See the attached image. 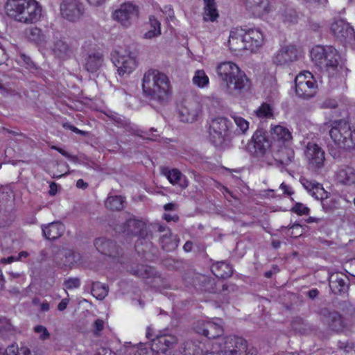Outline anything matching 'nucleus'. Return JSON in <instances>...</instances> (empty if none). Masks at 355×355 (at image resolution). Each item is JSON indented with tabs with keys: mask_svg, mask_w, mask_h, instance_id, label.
I'll return each instance as SVG.
<instances>
[{
	"mask_svg": "<svg viewBox=\"0 0 355 355\" xmlns=\"http://www.w3.org/2000/svg\"><path fill=\"white\" fill-rule=\"evenodd\" d=\"M229 123L224 117H217L211 120L209 125V140L215 146H222L228 137Z\"/></svg>",
	"mask_w": 355,
	"mask_h": 355,
	"instance_id": "obj_9",
	"label": "nucleus"
},
{
	"mask_svg": "<svg viewBox=\"0 0 355 355\" xmlns=\"http://www.w3.org/2000/svg\"><path fill=\"white\" fill-rule=\"evenodd\" d=\"M112 62L120 76H128L138 66L137 53L130 49H119L112 53Z\"/></svg>",
	"mask_w": 355,
	"mask_h": 355,
	"instance_id": "obj_5",
	"label": "nucleus"
},
{
	"mask_svg": "<svg viewBox=\"0 0 355 355\" xmlns=\"http://www.w3.org/2000/svg\"><path fill=\"white\" fill-rule=\"evenodd\" d=\"M158 231L159 232H164V234L161 236V242L164 249L169 250L176 246L175 243H171L168 241L172 234L171 230L168 227L163 225H159Z\"/></svg>",
	"mask_w": 355,
	"mask_h": 355,
	"instance_id": "obj_37",
	"label": "nucleus"
},
{
	"mask_svg": "<svg viewBox=\"0 0 355 355\" xmlns=\"http://www.w3.org/2000/svg\"><path fill=\"white\" fill-rule=\"evenodd\" d=\"M211 271L218 278L230 277L233 272L231 266L225 262H218L213 265Z\"/></svg>",
	"mask_w": 355,
	"mask_h": 355,
	"instance_id": "obj_33",
	"label": "nucleus"
},
{
	"mask_svg": "<svg viewBox=\"0 0 355 355\" xmlns=\"http://www.w3.org/2000/svg\"><path fill=\"white\" fill-rule=\"evenodd\" d=\"M12 327L5 318L0 317V334L4 336L7 332L12 331Z\"/></svg>",
	"mask_w": 355,
	"mask_h": 355,
	"instance_id": "obj_49",
	"label": "nucleus"
},
{
	"mask_svg": "<svg viewBox=\"0 0 355 355\" xmlns=\"http://www.w3.org/2000/svg\"><path fill=\"white\" fill-rule=\"evenodd\" d=\"M254 153L258 155H264L270 148V142L261 132H256L252 138Z\"/></svg>",
	"mask_w": 355,
	"mask_h": 355,
	"instance_id": "obj_23",
	"label": "nucleus"
},
{
	"mask_svg": "<svg viewBox=\"0 0 355 355\" xmlns=\"http://www.w3.org/2000/svg\"><path fill=\"white\" fill-rule=\"evenodd\" d=\"M139 15L138 6L131 2H127L120 5L119 8L112 13V18L122 26L129 28L133 21L139 17Z\"/></svg>",
	"mask_w": 355,
	"mask_h": 355,
	"instance_id": "obj_10",
	"label": "nucleus"
},
{
	"mask_svg": "<svg viewBox=\"0 0 355 355\" xmlns=\"http://www.w3.org/2000/svg\"><path fill=\"white\" fill-rule=\"evenodd\" d=\"M163 218L167 221V222H170V221H174V222H178V220H179V217L178 215L176 214H174V215H171L170 214H163Z\"/></svg>",
	"mask_w": 355,
	"mask_h": 355,
	"instance_id": "obj_57",
	"label": "nucleus"
},
{
	"mask_svg": "<svg viewBox=\"0 0 355 355\" xmlns=\"http://www.w3.org/2000/svg\"><path fill=\"white\" fill-rule=\"evenodd\" d=\"M6 12L17 22L33 24L40 20L42 8L36 0H8L6 4Z\"/></svg>",
	"mask_w": 355,
	"mask_h": 355,
	"instance_id": "obj_1",
	"label": "nucleus"
},
{
	"mask_svg": "<svg viewBox=\"0 0 355 355\" xmlns=\"http://www.w3.org/2000/svg\"><path fill=\"white\" fill-rule=\"evenodd\" d=\"M228 44L230 49L235 53L246 50L244 30L241 28H235L231 31L229 36Z\"/></svg>",
	"mask_w": 355,
	"mask_h": 355,
	"instance_id": "obj_20",
	"label": "nucleus"
},
{
	"mask_svg": "<svg viewBox=\"0 0 355 355\" xmlns=\"http://www.w3.org/2000/svg\"><path fill=\"white\" fill-rule=\"evenodd\" d=\"M292 210L298 215H306L309 213L310 211L309 207L300 202L296 203L292 208Z\"/></svg>",
	"mask_w": 355,
	"mask_h": 355,
	"instance_id": "obj_52",
	"label": "nucleus"
},
{
	"mask_svg": "<svg viewBox=\"0 0 355 355\" xmlns=\"http://www.w3.org/2000/svg\"><path fill=\"white\" fill-rule=\"evenodd\" d=\"M195 331L209 339L216 338L223 332L220 320L218 321H198L195 326Z\"/></svg>",
	"mask_w": 355,
	"mask_h": 355,
	"instance_id": "obj_16",
	"label": "nucleus"
},
{
	"mask_svg": "<svg viewBox=\"0 0 355 355\" xmlns=\"http://www.w3.org/2000/svg\"><path fill=\"white\" fill-rule=\"evenodd\" d=\"M290 146L291 145L278 146L279 149L275 153V158L282 164L288 165L294 159L295 153Z\"/></svg>",
	"mask_w": 355,
	"mask_h": 355,
	"instance_id": "obj_28",
	"label": "nucleus"
},
{
	"mask_svg": "<svg viewBox=\"0 0 355 355\" xmlns=\"http://www.w3.org/2000/svg\"><path fill=\"white\" fill-rule=\"evenodd\" d=\"M336 180L342 185L355 188V168L349 166L340 167L336 173Z\"/></svg>",
	"mask_w": 355,
	"mask_h": 355,
	"instance_id": "obj_21",
	"label": "nucleus"
},
{
	"mask_svg": "<svg viewBox=\"0 0 355 355\" xmlns=\"http://www.w3.org/2000/svg\"><path fill=\"white\" fill-rule=\"evenodd\" d=\"M64 230V225L60 222H53L42 226L43 235L49 240H54L60 237Z\"/></svg>",
	"mask_w": 355,
	"mask_h": 355,
	"instance_id": "obj_24",
	"label": "nucleus"
},
{
	"mask_svg": "<svg viewBox=\"0 0 355 355\" xmlns=\"http://www.w3.org/2000/svg\"><path fill=\"white\" fill-rule=\"evenodd\" d=\"M95 355H112V352L108 349L101 347L97 349Z\"/></svg>",
	"mask_w": 355,
	"mask_h": 355,
	"instance_id": "obj_60",
	"label": "nucleus"
},
{
	"mask_svg": "<svg viewBox=\"0 0 355 355\" xmlns=\"http://www.w3.org/2000/svg\"><path fill=\"white\" fill-rule=\"evenodd\" d=\"M347 277L343 274L334 273L329 277V286L335 293L343 291L347 287Z\"/></svg>",
	"mask_w": 355,
	"mask_h": 355,
	"instance_id": "obj_31",
	"label": "nucleus"
},
{
	"mask_svg": "<svg viewBox=\"0 0 355 355\" xmlns=\"http://www.w3.org/2000/svg\"><path fill=\"white\" fill-rule=\"evenodd\" d=\"M111 118L119 127H123L130 130H132L130 121L124 116L114 114L111 116Z\"/></svg>",
	"mask_w": 355,
	"mask_h": 355,
	"instance_id": "obj_45",
	"label": "nucleus"
},
{
	"mask_svg": "<svg viewBox=\"0 0 355 355\" xmlns=\"http://www.w3.org/2000/svg\"><path fill=\"white\" fill-rule=\"evenodd\" d=\"M221 355H256L257 351L250 347L247 340L241 336H225L219 343Z\"/></svg>",
	"mask_w": 355,
	"mask_h": 355,
	"instance_id": "obj_6",
	"label": "nucleus"
},
{
	"mask_svg": "<svg viewBox=\"0 0 355 355\" xmlns=\"http://www.w3.org/2000/svg\"><path fill=\"white\" fill-rule=\"evenodd\" d=\"M153 274V268L148 266L141 265L139 266L135 271V275L139 277L146 278L150 277Z\"/></svg>",
	"mask_w": 355,
	"mask_h": 355,
	"instance_id": "obj_47",
	"label": "nucleus"
},
{
	"mask_svg": "<svg viewBox=\"0 0 355 355\" xmlns=\"http://www.w3.org/2000/svg\"><path fill=\"white\" fill-rule=\"evenodd\" d=\"M123 198L119 196H109L105 201V206L111 210H120L123 207Z\"/></svg>",
	"mask_w": 355,
	"mask_h": 355,
	"instance_id": "obj_40",
	"label": "nucleus"
},
{
	"mask_svg": "<svg viewBox=\"0 0 355 355\" xmlns=\"http://www.w3.org/2000/svg\"><path fill=\"white\" fill-rule=\"evenodd\" d=\"M7 60V55L5 49L0 46V64Z\"/></svg>",
	"mask_w": 355,
	"mask_h": 355,
	"instance_id": "obj_62",
	"label": "nucleus"
},
{
	"mask_svg": "<svg viewBox=\"0 0 355 355\" xmlns=\"http://www.w3.org/2000/svg\"><path fill=\"white\" fill-rule=\"evenodd\" d=\"M29 254L26 251L20 252L17 257V261H22L28 257Z\"/></svg>",
	"mask_w": 355,
	"mask_h": 355,
	"instance_id": "obj_63",
	"label": "nucleus"
},
{
	"mask_svg": "<svg viewBox=\"0 0 355 355\" xmlns=\"http://www.w3.org/2000/svg\"><path fill=\"white\" fill-rule=\"evenodd\" d=\"M89 6L92 7H100L103 6L107 0H86Z\"/></svg>",
	"mask_w": 355,
	"mask_h": 355,
	"instance_id": "obj_55",
	"label": "nucleus"
},
{
	"mask_svg": "<svg viewBox=\"0 0 355 355\" xmlns=\"http://www.w3.org/2000/svg\"><path fill=\"white\" fill-rule=\"evenodd\" d=\"M300 182L303 187L315 199L321 200L322 206L324 209H331L324 200L329 198V193L324 190L322 185L314 180H310L305 178L300 179Z\"/></svg>",
	"mask_w": 355,
	"mask_h": 355,
	"instance_id": "obj_14",
	"label": "nucleus"
},
{
	"mask_svg": "<svg viewBox=\"0 0 355 355\" xmlns=\"http://www.w3.org/2000/svg\"><path fill=\"white\" fill-rule=\"evenodd\" d=\"M308 165L313 170H318L324 166L325 154L322 148L317 144L309 142L304 151Z\"/></svg>",
	"mask_w": 355,
	"mask_h": 355,
	"instance_id": "obj_12",
	"label": "nucleus"
},
{
	"mask_svg": "<svg viewBox=\"0 0 355 355\" xmlns=\"http://www.w3.org/2000/svg\"><path fill=\"white\" fill-rule=\"evenodd\" d=\"M245 43H246V50L254 51L262 46L263 43V36L262 33L255 28L244 31Z\"/></svg>",
	"mask_w": 355,
	"mask_h": 355,
	"instance_id": "obj_19",
	"label": "nucleus"
},
{
	"mask_svg": "<svg viewBox=\"0 0 355 355\" xmlns=\"http://www.w3.org/2000/svg\"><path fill=\"white\" fill-rule=\"evenodd\" d=\"M247 9L255 17H261L270 10L269 0H245Z\"/></svg>",
	"mask_w": 355,
	"mask_h": 355,
	"instance_id": "obj_22",
	"label": "nucleus"
},
{
	"mask_svg": "<svg viewBox=\"0 0 355 355\" xmlns=\"http://www.w3.org/2000/svg\"><path fill=\"white\" fill-rule=\"evenodd\" d=\"M311 57L314 64L322 71L329 74H334L338 66V54L332 46H316L311 51Z\"/></svg>",
	"mask_w": 355,
	"mask_h": 355,
	"instance_id": "obj_4",
	"label": "nucleus"
},
{
	"mask_svg": "<svg viewBox=\"0 0 355 355\" xmlns=\"http://www.w3.org/2000/svg\"><path fill=\"white\" fill-rule=\"evenodd\" d=\"M64 285L66 288L71 290L78 288L80 285V282L77 277L69 278L64 281Z\"/></svg>",
	"mask_w": 355,
	"mask_h": 355,
	"instance_id": "obj_51",
	"label": "nucleus"
},
{
	"mask_svg": "<svg viewBox=\"0 0 355 355\" xmlns=\"http://www.w3.org/2000/svg\"><path fill=\"white\" fill-rule=\"evenodd\" d=\"M302 234V227L299 224L292 225L288 230V235L293 237H297Z\"/></svg>",
	"mask_w": 355,
	"mask_h": 355,
	"instance_id": "obj_53",
	"label": "nucleus"
},
{
	"mask_svg": "<svg viewBox=\"0 0 355 355\" xmlns=\"http://www.w3.org/2000/svg\"><path fill=\"white\" fill-rule=\"evenodd\" d=\"M254 113L259 119H272L274 117L273 109L270 104L263 103Z\"/></svg>",
	"mask_w": 355,
	"mask_h": 355,
	"instance_id": "obj_36",
	"label": "nucleus"
},
{
	"mask_svg": "<svg viewBox=\"0 0 355 355\" xmlns=\"http://www.w3.org/2000/svg\"><path fill=\"white\" fill-rule=\"evenodd\" d=\"M103 56L99 52H92L85 58L84 67L89 72H95L102 66Z\"/></svg>",
	"mask_w": 355,
	"mask_h": 355,
	"instance_id": "obj_27",
	"label": "nucleus"
},
{
	"mask_svg": "<svg viewBox=\"0 0 355 355\" xmlns=\"http://www.w3.org/2000/svg\"><path fill=\"white\" fill-rule=\"evenodd\" d=\"M200 112V104L193 97L184 98L178 107L179 117L182 122L193 123L197 121Z\"/></svg>",
	"mask_w": 355,
	"mask_h": 355,
	"instance_id": "obj_11",
	"label": "nucleus"
},
{
	"mask_svg": "<svg viewBox=\"0 0 355 355\" xmlns=\"http://www.w3.org/2000/svg\"><path fill=\"white\" fill-rule=\"evenodd\" d=\"M34 331L39 334V338L41 340H46L50 337V334L44 326L37 325L35 327Z\"/></svg>",
	"mask_w": 355,
	"mask_h": 355,
	"instance_id": "obj_50",
	"label": "nucleus"
},
{
	"mask_svg": "<svg viewBox=\"0 0 355 355\" xmlns=\"http://www.w3.org/2000/svg\"><path fill=\"white\" fill-rule=\"evenodd\" d=\"M326 316L325 322L334 331H340L345 327L341 315L337 312H329L327 310L322 311Z\"/></svg>",
	"mask_w": 355,
	"mask_h": 355,
	"instance_id": "obj_29",
	"label": "nucleus"
},
{
	"mask_svg": "<svg viewBox=\"0 0 355 355\" xmlns=\"http://www.w3.org/2000/svg\"><path fill=\"white\" fill-rule=\"evenodd\" d=\"M271 139L277 146L291 145L293 136L290 130L282 125H270Z\"/></svg>",
	"mask_w": 355,
	"mask_h": 355,
	"instance_id": "obj_18",
	"label": "nucleus"
},
{
	"mask_svg": "<svg viewBox=\"0 0 355 355\" xmlns=\"http://www.w3.org/2000/svg\"><path fill=\"white\" fill-rule=\"evenodd\" d=\"M62 17L71 21H76L85 12V6L80 0H63L60 6Z\"/></svg>",
	"mask_w": 355,
	"mask_h": 355,
	"instance_id": "obj_13",
	"label": "nucleus"
},
{
	"mask_svg": "<svg viewBox=\"0 0 355 355\" xmlns=\"http://www.w3.org/2000/svg\"><path fill=\"white\" fill-rule=\"evenodd\" d=\"M170 81L166 74L156 69L145 72L142 79L144 94L153 99L166 100L169 95Z\"/></svg>",
	"mask_w": 355,
	"mask_h": 355,
	"instance_id": "obj_3",
	"label": "nucleus"
},
{
	"mask_svg": "<svg viewBox=\"0 0 355 355\" xmlns=\"http://www.w3.org/2000/svg\"><path fill=\"white\" fill-rule=\"evenodd\" d=\"M298 58V52L295 46L286 45L280 48L272 57L274 64L280 66H288L296 61Z\"/></svg>",
	"mask_w": 355,
	"mask_h": 355,
	"instance_id": "obj_17",
	"label": "nucleus"
},
{
	"mask_svg": "<svg viewBox=\"0 0 355 355\" xmlns=\"http://www.w3.org/2000/svg\"><path fill=\"white\" fill-rule=\"evenodd\" d=\"M26 36L28 38L36 43L41 44L46 40L45 35L42 33V30L37 27H32L26 31Z\"/></svg>",
	"mask_w": 355,
	"mask_h": 355,
	"instance_id": "obj_39",
	"label": "nucleus"
},
{
	"mask_svg": "<svg viewBox=\"0 0 355 355\" xmlns=\"http://www.w3.org/2000/svg\"><path fill=\"white\" fill-rule=\"evenodd\" d=\"M105 322L101 319H97L94 321L93 324V332L96 336L100 335V333L103 330Z\"/></svg>",
	"mask_w": 355,
	"mask_h": 355,
	"instance_id": "obj_54",
	"label": "nucleus"
},
{
	"mask_svg": "<svg viewBox=\"0 0 355 355\" xmlns=\"http://www.w3.org/2000/svg\"><path fill=\"white\" fill-rule=\"evenodd\" d=\"M295 92L303 98L313 97L317 90L316 82L312 73L308 71L300 73L295 78Z\"/></svg>",
	"mask_w": 355,
	"mask_h": 355,
	"instance_id": "obj_8",
	"label": "nucleus"
},
{
	"mask_svg": "<svg viewBox=\"0 0 355 355\" xmlns=\"http://www.w3.org/2000/svg\"><path fill=\"white\" fill-rule=\"evenodd\" d=\"M163 12L167 15V19L169 18L171 19H173L175 17L174 11L171 6H165Z\"/></svg>",
	"mask_w": 355,
	"mask_h": 355,
	"instance_id": "obj_56",
	"label": "nucleus"
},
{
	"mask_svg": "<svg viewBox=\"0 0 355 355\" xmlns=\"http://www.w3.org/2000/svg\"><path fill=\"white\" fill-rule=\"evenodd\" d=\"M135 355H159V352L153 346L150 347L148 345H141Z\"/></svg>",
	"mask_w": 355,
	"mask_h": 355,
	"instance_id": "obj_46",
	"label": "nucleus"
},
{
	"mask_svg": "<svg viewBox=\"0 0 355 355\" xmlns=\"http://www.w3.org/2000/svg\"><path fill=\"white\" fill-rule=\"evenodd\" d=\"M185 350L187 351V355H201L202 354V350L200 347L194 345L191 343H187L186 344ZM205 355H221V351L220 350L218 352H206Z\"/></svg>",
	"mask_w": 355,
	"mask_h": 355,
	"instance_id": "obj_43",
	"label": "nucleus"
},
{
	"mask_svg": "<svg viewBox=\"0 0 355 355\" xmlns=\"http://www.w3.org/2000/svg\"><path fill=\"white\" fill-rule=\"evenodd\" d=\"M66 264L72 265L78 263L80 261V254L74 252H67L65 253Z\"/></svg>",
	"mask_w": 355,
	"mask_h": 355,
	"instance_id": "obj_48",
	"label": "nucleus"
},
{
	"mask_svg": "<svg viewBox=\"0 0 355 355\" xmlns=\"http://www.w3.org/2000/svg\"><path fill=\"white\" fill-rule=\"evenodd\" d=\"M69 304V300L67 298H64L61 300V302L58 305V309L60 311H62L65 310L67 307V305Z\"/></svg>",
	"mask_w": 355,
	"mask_h": 355,
	"instance_id": "obj_59",
	"label": "nucleus"
},
{
	"mask_svg": "<svg viewBox=\"0 0 355 355\" xmlns=\"http://www.w3.org/2000/svg\"><path fill=\"white\" fill-rule=\"evenodd\" d=\"M216 72L221 80L226 84V92L235 95L234 92H241L250 86L245 73L233 62H221L216 66Z\"/></svg>",
	"mask_w": 355,
	"mask_h": 355,
	"instance_id": "obj_2",
	"label": "nucleus"
},
{
	"mask_svg": "<svg viewBox=\"0 0 355 355\" xmlns=\"http://www.w3.org/2000/svg\"><path fill=\"white\" fill-rule=\"evenodd\" d=\"M330 126L329 135L336 144L344 148L355 147L353 129L349 123L344 120L334 121Z\"/></svg>",
	"mask_w": 355,
	"mask_h": 355,
	"instance_id": "obj_7",
	"label": "nucleus"
},
{
	"mask_svg": "<svg viewBox=\"0 0 355 355\" xmlns=\"http://www.w3.org/2000/svg\"><path fill=\"white\" fill-rule=\"evenodd\" d=\"M94 245L101 254L115 256L116 245L113 241L104 238H99L96 239Z\"/></svg>",
	"mask_w": 355,
	"mask_h": 355,
	"instance_id": "obj_32",
	"label": "nucleus"
},
{
	"mask_svg": "<svg viewBox=\"0 0 355 355\" xmlns=\"http://www.w3.org/2000/svg\"><path fill=\"white\" fill-rule=\"evenodd\" d=\"M144 226V223L141 220L129 219L126 223L125 232H127L128 234H137L143 229Z\"/></svg>",
	"mask_w": 355,
	"mask_h": 355,
	"instance_id": "obj_41",
	"label": "nucleus"
},
{
	"mask_svg": "<svg viewBox=\"0 0 355 355\" xmlns=\"http://www.w3.org/2000/svg\"><path fill=\"white\" fill-rule=\"evenodd\" d=\"M331 32L341 41H351L355 39L354 28L346 21L342 19H335L331 24Z\"/></svg>",
	"mask_w": 355,
	"mask_h": 355,
	"instance_id": "obj_15",
	"label": "nucleus"
},
{
	"mask_svg": "<svg viewBox=\"0 0 355 355\" xmlns=\"http://www.w3.org/2000/svg\"><path fill=\"white\" fill-rule=\"evenodd\" d=\"M177 343V338L172 335H162L153 340V346L159 352H166Z\"/></svg>",
	"mask_w": 355,
	"mask_h": 355,
	"instance_id": "obj_25",
	"label": "nucleus"
},
{
	"mask_svg": "<svg viewBox=\"0 0 355 355\" xmlns=\"http://www.w3.org/2000/svg\"><path fill=\"white\" fill-rule=\"evenodd\" d=\"M303 1L308 3H315L318 5H322V6L325 5L328 1V0H303Z\"/></svg>",
	"mask_w": 355,
	"mask_h": 355,
	"instance_id": "obj_61",
	"label": "nucleus"
},
{
	"mask_svg": "<svg viewBox=\"0 0 355 355\" xmlns=\"http://www.w3.org/2000/svg\"><path fill=\"white\" fill-rule=\"evenodd\" d=\"M237 126V131L239 134H245L249 129V122L244 118L233 114L231 116Z\"/></svg>",
	"mask_w": 355,
	"mask_h": 355,
	"instance_id": "obj_42",
	"label": "nucleus"
},
{
	"mask_svg": "<svg viewBox=\"0 0 355 355\" xmlns=\"http://www.w3.org/2000/svg\"><path fill=\"white\" fill-rule=\"evenodd\" d=\"M162 173L166 177L171 184L173 185L178 184L183 189L188 187V180L179 170L176 168H164L162 171Z\"/></svg>",
	"mask_w": 355,
	"mask_h": 355,
	"instance_id": "obj_26",
	"label": "nucleus"
},
{
	"mask_svg": "<svg viewBox=\"0 0 355 355\" xmlns=\"http://www.w3.org/2000/svg\"><path fill=\"white\" fill-rule=\"evenodd\" d=\"M192 83L198 88H206L209 85V78L203 69H198L194 72Z\"/></svg>",
	"mask_w": 355,
	"mask_h": 355,
	"instance_id": "obj_35",
	"label": "nucleus"
},
{
	"mask_svg": "<svg viewBox=\"0 0 355 355\" xmlns=\"http://www.w3.org/2000/svg\"><path fill=\"white\" fill-rule=\"evenodd\" d=\"M279 188L284 192V193H286V194H287L288 196H291L293 193V192L291 190V187L288 185H287V184H286L284 183H282L280 184Z\"/></svg>",
	"mask_w": 355,
	"mask_h": 355,
	"instance_id": "obj_58",
	"label": "nucleus"
},
{
	"mask_svg": "<svg viewBox=\"0 0 355 355\" xmlns=\"http://www.w3.org/2000/svg\"><path fill=\"white\" fill-rule=\"evenodd\" d=\"M161 35V23L155 17L149 18V30L144 34V38L152 40Z\"/></svg>",
	"mask_w": 355,
	"mask_h": 355,
	"instance_id": "obj_34",
	"label": "nucleus"
},
{
	"mask_svg": "<svg viewBox=\"0 0 355 355\" xmlns=\"http://www.w3.org/2000/svg\"><path fill=\"white\" fill-rule=\"evenodd\" d=\"M54 53L59 57H64L69 51L68 44L62 40H58L53 48Z\"/></svg>",
	"mask_w": 355,
	"mask_h": 355,
	"instance_id": "obj_44",
	"label": "nucleus"
},
{
	"mask_svg": "<svg viewBox=\"0 0 355 355\" xmlns=\"http://www.w3.org/2000/svg\"><path fill=\"white\" fill-rule=\"evenodd\" d=\"M203 19L214 22L219 17L216 0H203Z\"/></svg>",
	"mask_w": 355,
	"mask_h": 355,
	"instance_id": "obj_30",
	"label": "nucleus"
},
{
	"mask_svg": "<svg viewBox=\"0 0 355 355\" xmlns=\"http://www.w3.org/2000/svg\"><path fill=\"white\" fill-rule=\"evenodd\" d=\"M318 295V291L317 289H311L308 292V296L311 299H314Z\"/></svg>",
	"mask_w": 355,
	"mask_h": 355,
	"instance_id": "obj_64",
	"label": "nucleus"
},
{
	"mask_svg": "<svg viewBox=\"0 0 355 355\" xmlns=\"http://www.w3.org/2000/svg\"><path fill=\"white\" fill-rule=\"evenodd\" d=\"M108 293V287L100 282H95L92 284V294L98 300L104 299Z\"/></svg>",
	"mask_w": 355,
	"mask_h": 355,
	"instance_id": "obj_38",
	"label": "nucleus"
}]
</instances>
